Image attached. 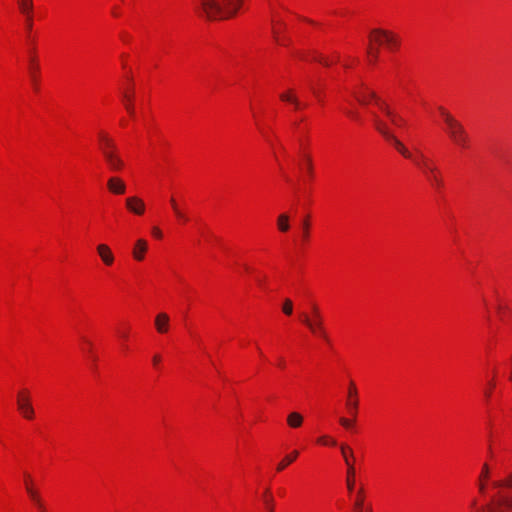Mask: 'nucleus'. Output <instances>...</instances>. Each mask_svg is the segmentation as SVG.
I'll return each mask as SVG.
<instances>
[{
	"label": "nucleus",
	"instance_id": "38",
	"mask_svg": "<svg viewBox=\"0 0 512 512\" xmlns=\"http://www.w3.org/2000/svg\"><path fill=\"white\" fill-rule=\"evenodd\" d=\"M346 484L348 490L351 492L356 484V471L355 469H347Z\"/></svg>",
	"mask_w": 512,
	"mask_h": 512
},
{
	"label": "nucleus",
	"instance_id": "24",
	"mask_svg": "<svg viewBox=\"0 0 512 512\" xmlns=\"http://www.w3.org/2000/svg\"><path fill=\"white\" fill-rule=\"evenodd\" d=\"M18 8L26 18V24L29 28L33 26V0H18Z\"/></svg>",
	"mask_w": 512,
	"mask_h": 512
},
{
	"label": "nucleus",
	"instance_id": "45",
	"mask_svg": "<svg viewBox=\"0 0 512 512\" xmlns=\"http://www.w3.org/2000/svg\"><path fill=\"white\" fill-rule=\"evenodd\" d=\"M151 236L154 238V239H157V240H162L163 237H164V233L162 231V229L158 226H153L151 228Z\"/></svg>",
	"mask_w": 512,
	"mask_h": 512
},
{
	"label": "nucleus",
	"instance_id": "26",
	"mask_svg": "<svg viewBox=\"0 0 512 512\" xmlns=\"http://www.w3.org/2000/svg\"><path fill=\"white\" fill-rule=\"evenodd\" d=\"M304 416L297 411H292L287 414L286 424L291 429H299L303 426Z\"/></svg>",
	"mask_w": 512,
	"mask_h": 512
},
{
	"label": "nucleus",
	"instance_id": "8",
	"mask_svg": "<svg viewBox=\"0 0 512 512\" xmlns=\"http://www.w3.org/2000/svg\"><path fill=\"white\" fill-rule=\"evenodd\" d=\"M23 486L33 507L37 512H48L46 502L41 494L37 482L29 472L23 473Z\"/></svg>",
	"mask_w": 512,
	"mask_h": 512
},
{
	"label": "nucleus",
	"instance_id": "36",
	"mask_svg": "<svg viewBox=\"0 0 512 512\" xmlns=\"http://www.w3.org/2000/svg\"><path fill=\"white\" fill-rule=\"evenodd\" d=\"M277 228L282 233H285L290 229L289 216L287 214L283 213L278 216Z\"/></svg>",
	"mask_w": 512,
	"mask_h": 512
},
{
	"label": "nucleus",
	"instance_id": "2",
	"mask_svg": "<svg viewBox=\"0 0 512 512\" xmlns=\"http://www.w3.org/2000/svg\"><path fill=\"white\" fill-rule=\"evenodd\" d=\"M437 113L442 120L443 131L449 141L460 150H469L472 146V139L464 124L444 106H438Z\"/></svg>",
	"mask_w": 512,
	"mask_h": 512
},
{
	"label": "nucleus",
	"instance_id": "43",
	"mask_svg": "<svg viewBox=\"0 0 512 512\" xmlns=\"http://www.w3.org/2000/svg\"><path fill=\"white\" fill-rule=\"evenodd\" d=\"M282 311L285 315L290 316L293 313V302L290 299H285L282 305Z\"/></svg>",
	"mask_w": 512,
	"mask_h": 512
},
{
	"label": "nucleus",
	"instance_id": "37",
	"mask_svg": "<svg viewBox=\"0 0 512 512\" xmlns=\"http://www.w3.org/2000/svg\"><path fill=\"white\" fill-rule=\"evenodd\" d=\"M174 216L180 225H185L190 221V217L183 207H180V209L174 213Z\"/></svg>",
	"mask_w": 512,
	"mask_h": 512
},
{
	"label": "nucleus",
	"instance_id": "41",
	"mask_svg": "<svg viewBox=\"0 0 512 512\" xmlns=\"http://www.w3.org/2000/svg\"><path fill=\"white\" fill-rule=\"evenodd\" d=\"M354 397H359V391H358L356 383L353 380H351L348 383L346 398H354Z\"/></svg>",
	"mask_w": 512,
	"mask_h": 512
},
{
	"label": "nucleus",
	"instance_id": "52",
	"mask_svg": "<svg viewBox=\"0 0 512 512\" xmlns=\"http://www.w3.org/2000/svg\"><path fill=\"white\" fill-rule=\"evenodd\" d=\"M366 512H373L372 507H371V506H369V507H368V510H367Z\"/></svg>",
	"mask_w": 512,
	"mask_h": 512
},
{
	"label": "nucleus",
	"instance_id": "29",
	"mask_svg": "<svg viewBox=\"0 0 512 512\" xmlns=\"http://www.w3.org/2000/svg\"><path fill=\"white\" fill-rule=\"evenodd\" d=\"M261 500L267 512H275V499L270 488H266L263 491Z\"/></svg>",
	"mask_w": 512,
	"mask_h": 512
},
{
	"label": "nucleus",
	"instance_id": "4",
	"mask_svg": "<svg viewBox=\"0 0 512 512\" xmlns=\"http://www.w3.org/2000/svg\"><path fill=\"white\" fill-rule=\"evenodd\" d=\"M98 146L107 168L112 172H121L126 164L115 140L106 132L98 134Z\"/></svg>",
	"mask_w": 512,
	"mask_h": 512
},
{
	"label": "nucleus",
	"instance_id": "17",
	"mask_svg": "<svg viewBox=\"0 0 512 512\" xmlns=\"http://www.w3.org/2000/svg\"><path fill=\"white\" fill-rule=\"evenodd\" d=\"M149 251V242L145 238H138L132 245L131 256L136 262H143Z\"/></svg>",
	"mask_w": 512,
	"mask_h": 512
},
{
	"label": "nucleus",
	"instance_id": "11",
	"mask_svg": "<svg viewBox=\"0 0 512 512\" xmlns=\"http://www.w3.org/2000/svg\"><path fill=\"white\" fill-rule=\"evenodd\" d=\"M122 104L123 107L132 121L137 119L136 104H135V87L130 78H127V82L123 87L122 93Z\"/></svg>",
	"mask_w": 512,
	"mask_h": 512
},
{
	"label": "nucleus",
	"instance_id": "25",
	"mask_svg": "<svg viewBox=\"0 0 512 512\" xmlns=\"http://www.w3.org/2000/svg\"><path fill=\"white\" fill-rule=\"evenodd\" d=\"M298 450H292L290 453L286 454L276 465V472L280 473L284 471L288 466L294 463L299 457Z\"/></svg>",
	"mask_w": 512,
	"mask_h": 512
},
{
	"label": "nucleus",
	"instance_id": "9",
	"mask_svg": "<svg viewBox=\"0 0 512 512\" xmlns=\"http://www.w3.org/2000/svg\"><path fill=\"white\" fill-rule=\"evenodd\" d=\"M482 512H512V493L498 492L483 507Z\"/></svg>",
	"mask_w": 512,
	"mask_h": 512
},
{
	"label": "nucleus",
	"instance_id": "40",
	"mask_svg": "<svg viewBox=\"0 0 512 512\" xmlns=\"http://www.w3.org/2000/svg\"><path fill=\"white\" fill-rule=\"evenodd\" d=\"M496 376H497V371H493V377L488 382L487 388H486V390L484 392L485 397L487 399H489L492 396L493 390L496 387Z\"/></svg>",
	"mask_w": 512,
	"mask_h": 512
},
{
	"label": "nucleus",
	"instance_id": "49",
	"mask_svg": "<svg viewBox=\"0 0 512 512\" xmlns=\"http://www.w3.org/2000/svg\"><path fill=\"white\" fill-rule=\"evenodd\" d=\"M341 110L344 114H346L352 120H357V114L352 110L346 109L345 107H341Z\"/></svg>",
	"mask_w": 512,
	"mask_h": 512
},
{
	"label": "nucleus",
	"instance_id": "47",
	"mask_svg": "<svg viewBox=\"0 0 512 512\" xmlns=\"http://www.w3.org/2000/svg\"><path fill=\"white\" fill-rule=\"evenodd\" d=\"M81 344H82V349L84 351L90 352L93 349V343L87 337L81 338Z\"/></svg>",
	"mask_w": 512,
	"mask_h": 512
},
{
	"label": "nucleus",
	"instance_id": "32",
	"mask_svg": "<svg viewBox=\"0 0 512 512\" xmlns=\"http://www.w3.org/2000/svg\"><path fill=\"white\" fill-rule=\"evenodd\" d=\"M425 176L432 183V185L437 187L442 185V174L437 165L425 173Z\"/></svg>",
	"mask_w": 512,
	"mask_h": 512
},
{
	"label": "nucleus",
	"instance_id": "27",
	"mask_svg": "<svg viewBox=\"0 0 512 512\" xmlns=\"http://www.w3.org/2000/svg\"><path fill=\"white\" fill-rule=\"evenodd\" d=\"M341 455L344 459V462L347 466V469H355L354 463H355V457L354 452L351 447H349L346 444H342L340 446Z\"/></svg>",
	"mask_w": 512,
	"mask_h": 512
},
{
	"label": "nucleus",
	"instance_id": "15",
	"mask_svg": "<svg viewBox=\"0 0 512 512\" xmlns=\"http://www.w3.org/2000/svg\"><path fill=\"white\" fill-rule=\"evenodd\" d=\"M124 206L130 214L137 217L144 216L147 210L145 201L137 195L126 197L124 201Z\"/></svg>",
	"mask_w": 512,
	"mask_h": 512
},
{
	"label": "nucleus",
	"instance_id": "10",
	"mask_svg": "<svg viewBox=\"0 0 512 512\" xmlns=\"http://www.w3.org/2000/svg\"><path fill=\"white\" fill-rule=\"evenodd\" d=\"M280 11L281 5L278 2L270 3V17L274 39L277 44L285 46L287 45V40L281 36V33L284 30V24L281 19Z\"/></svg>",
	"mask_w": 512,
	"mask_h": 512
},
{
	"label": "nucleus",
	"instance_id": "30",
	"mask_svg": "<svg viewBox=\"0 0 512 512\" xmlns=\"http://www.w3.org/2000/svg\"><path fill=\"white\" fill-rule=\"evenodd\" d=\"M511 308L507 301L498 299L496 304V314L501 321H505L510 315Z\"/></svg>",
	"mask_w": 512,
	"mask_h": 512
},
{
	"label": "nucleus",
	"instance_id": "6",
	"mask_svg": "<svg viewBox=\"0 0 512 512\" xmlns=\"http://www.w3.org/2000/svg\"><path fill=\"white\" fill-rule=\"evenodd\" d=\"M16 411L19 416L29 422L36 419V411L33 405V394L30 388L20 387L15 396Z\"/></svg>",
	"mask_w": 512,
	"mask_h": 512
},
{
	"label": "nucleus",
	"instance_id": "5",
	"mask_svg": "<svg viewBox=\"0 0 512 512\" xmlns=\"http://www.w3.org/2000/svg\"><path fill=\"white\" fill-rule=\"evenodd\" d=\"M299 320L308 328L313 336L328 341L329 337L324 325V317L317 304H312L309 312L300 313Z\"/></svg>",
	"mask_w": 512,
	"mask_h": 512
},
{
	"label": "nucleus",
	"instance_id": "34",
	"mask_svg": "<svg viewBox=\"0 0 512 512\" xmlns=\"http://www.w3.org/2000/svg\"><path fill=\"white\" fill-rule=\"evenodd\" d=\"M494 489L509 488L512 489V471L504 478L491 482Z\"/></svg>",
	"mask_w": 512,
	"mask_h": 512
},
{
	"label": "nucleus",
	"instance_id": "51",
	"mask_svg": "<svg viewBox=\"0 0 512 512\" xmlns=\"http://www.w3.org/2000/svg\"><path fill=\"white\" fill-rule=\"evenodd\" d=\"M493 458V452L491 450V448H489V459H492Z\"/></svg>",
	"mask_w": 512,
	"mask_h": 512
},
{
	"label": "nucleus",
	"instance_id": "12",
	"mask_svg": "<svg viewBox=\"0 0 512 512\" xmlns=\"http://www.w3.org/2000/svg\"><path fill=\"white\" fill-rule=\"evenodd\" d=\"M352 96L361 105H371L377 109V101H383L374 93V91L366 84L357 85L353 91Z\"/></svg>",
	"mask_w": 512,
	"mask_h": 512
},
{
	"label": "nucleus",
	"instance_id": "18",
	"mask_svg": "<svg viewBox=\"0 0 512 512\" xmlns=\"http://www.w3.org/2000/svg\"><path fill=\"white\" fill-rule=\"evenodd\" d=\"M28 73L33 90L38 91L40 89L41 83V68L37 58L33 57L30 59L28 65Z\"/></svg>",
	"mask_w": 512,
	"mask_h": 512
},
{
	"label": "nucleus",
	"instance_id": "13",
	"mask_svg": "<svg viewBox=\"0 0 512 512\" xmlns=\"http://www.w3.org/2000/svg\"><path fill=\"white\" fill-rule=\"evenodd\" d=\"M373 119L375 115H379L382 119L384 116L392 125L402 128L405 125V120L396 114L385 101H377V111H372Z\"/></svg>",
	"mask_w": 512,
	"mask_h": 512
},
{
	"label": "nucleus",
	"instance_id": "46",
	"mask_svg": "<svg viewBox=\"0 0 512 512\" xmlns=\"http://www.w3.org/2000/svg\"><path fill=\"white\" fill-rule=\"evenodd\" d=\"M162 361H163V358H162V355L159 354V353H156L152 356V359H151V362H152V366L155 368V369H159L161 364H162Z\"/></svg>",
	"mask_w": 512,
	"mask_h": 512
},
{
	"label": "nucleus",
	"instance_id": "35",
	"mask_svg": "<svg viewBox=\"0 0 512 512\" xmlns=\"http://www.w3.org/2000/svg\"><path fill=\"white\" fill-rule=\"evenodd\" d=\"M316 444L323 447H335L337 445V440L331 435L324 434L316 439Z\"/></svg>",
	"mask_w": 512,
	"mask_h": 512
},
{
	"label": "nucleus",
	"instance_id": "44",
	"mask_svg": "<svg viewBox=\"0 0 512 512\" xmlns=\"http://www.w3.org/2000/svg\"><path fill=\"white\" fill-rule=\"evenodd\" d=\"M118 336L123 341H128L130 338V327L129 326H123L118 330Z\"/></svg>",
	"mask_w": 512,
	"mask_h": 512
},
{
	"label": "nucleus",
	"instance_id": "19",
	"mask_svg": "<svg viewBox=\"0 0 512 512\" xmlns=\"http://www.w3.org/2000/svg\"><path fill=\"white\" fill-rule=\"evenodd\" d=\"M279 98L282 102L290 104L295 110H303L307 107V104L300 101L298 95L293 88L284 90L279 94Z\"/></svg>",
	"mask_w": 512,
	"mask_h": 512
},
{
	"label": "nucleus",
	"instance_id": "31",
	"mask_svg": "<svg viewBox=\"0 0 512 512\" xmlns=\"http://www.w3.org/2000/svg\"><path fill=\"white\" fill-rule=\"evenodd\" d=\"M303 59L307 60V61H316L324 66H331L338 61V56H333V57L329 58L320 53L315 52L311 58L303 57Z\"/></svg>",
	"mask_w": 512,
	"mask_h": 512
},
{
	"label": "nucleus",
	"instance_id": "28",
	"mask_svg": "<svg viewBox=\"0 0 512 512\" xmlns=\"http://www.w3.org/2000/svg\"><path fill=\"white\" fill-rule=\"evenodd\" d=\"M360 398H345V410L349 416L357 418L359 412Z\"/></svg>",
	"mask_w": 512,
	"mask_h": 512
},
{
	"label": "nucleus",
	"instance_id": "42",
	"mask_svg": "<svg viewBox=\"0 0 512 512\" xmlns=\"http://www.w3.org/2000/svg\"><path fill=\"white\" fill-rule=\"evenodd\" d=\"M311 224L308 218L303 221L302 224V235L304 240H308L310 237Z\"/></svg>",
	"mask_w": 512,
	"mask_h": 512
},
{
	"label": "nucleus",
	"instance_id": "22",
	"mask_svg": "<svg viewBox=\"0 0 512 512\" xmlns=\"http://www.w3.org/2000/svg\"><path fill=\"white\" fill-rule=\"evenodd\" d=\"M411 160L424 174L436 166L435 162L431 158L422 153L413 154V158Z\"/></svg>",
	"mask_w": 512,
	"mask_h": 512
},
{
	"label": "nucleus",
	"instance_id": "33",
	"mask_svg": "<svg viewBox=\"0 0 512 512\" xmlns=\"http://www.w3.org/2000/svg\"><path fill=\"white\" fill-rule=\"evenodd\" d=\"M369 506H365V494L363 489H360L355 496L354 512H366Z\"/></svg>",
	"mask_w": 512,
	"mask_h": 512
},
{
	"label": "nucleus",
	"instance_id": "50",
	"mask_svg": "<svg viewBox=\"0 0 512 512\" xmlns=\"http://www.w3.org/2000/svg\"><path fill=\"white\" fill-rule=\"evenodd\" d=\"M119 125L122 128H126L128 126V121L126 119H121L120 122H119Z\"/></svg>",
	"mask_w": 512,
	"mask_h": 512
},
{
	"label": "nucleus",
	"instance_id": "3",
	"mask_svg": "<svg viewBox=\"0 0 512 512\" xmlns=\"http://www.w3.org/2000/svg\"><path fill=\"white\" fill-rule=\"evenodd\" d=\"M244 3V0H199V12L209 20H230L238 16Z\"/></svg>",
	"mask_w": 512,
	"mask_h": 512
},
{
	"label": "nucleus",
	"instance_id": "20",
	"mask_svg": "<svg viewBox=\"0 0 512 512\" xmlns=\"http://www.w3.org/2000/svg\"><path fill=\"white\" fill-rule=\"evenodd\" d=\"M106 188L112 195L121 196L126 193L127 184L121 177L111 176L107 179Z\"/></svg>",
	"mask_w": 512,
	"mask_h": 512
},
{
	"label": "nucleus",
	"instance_id": "14",
	"mask_svg": "<svg viewBox=\"0 0 512 512\" xmlns=\"http://www.w3.org/2000/svg\"><path fill=\"white\" fill-rule=\"evenodd\" d=\"M300 170L307 174L309 178L313 177V160L308 146L305 142H301L297 158Z\"/></svg>",
	"mask_w": 512,
	"mask_h": 512
},
{
	"label": "nucleus",
	"instance_id": "16",
	"mask_svg": "<svg viewBox=\"0 0 512 512\" xmlns=\"http://www.w3.org/2000/svg\"><path fill=\"white\" fill-rule=\"evenodd\" d=\"M96 254L99 257L101 263L107 267L111 268L116 263V255L112 248L107 243H99L95 247Z\"/></svg>",
	"mask_w": 512,
	"mask_h": 512
},
{
	"label": "nucleus",
	"instance_id": "7",
	"mask_svg": "<svg viewBox=\"0 0 512 512\" xmlns=\"http://www.w3.org/2000/svg\"><path fill=\"white\" fill-rule=\"evenodd\" d=\"M375 129L385 138L387 142L404 158L412 159L413 153L391 132L387 121L381 119L379 115L374 118Z\"/></svg>",
	"mask_w": 512,
	"mask_h": 512
},
{
	"label": "nucleus",
	"instance_id": "48",
	"mask_svg": "<svg viewBox=\"0 0 512 512\" xmlns=\"http://www.w3.org/2000/svg\"><path fill=\"white\" fill-rule=\"evenodd\" d=\"M169 203H170V206H171V209L173 211V214L180 209L181 205L178 203V201L176 200L175 197H170V200H169Z\"/></svg>",
	"mask_w": 512,
	"mask_h": 512
},
{
	"label": "nucleus",
	"instance_id": "21",
	"mask_svg": "<svg viewBox=\"0 0 512 512\" xmlns=\"http://www.w3.org/2000/svg\"><path fill=\"white\" fill-rule=\"evenodd\" d=\"M492 477V467L488 462L483 463L478 477L479 493L485 495Z\"/></svg>",
	"mask_w": 512,
	"mask_h": 512
},
{
	"label": "nucleus",
	"instance_id": "39",
	"mask_svg": "<svg viewBox=\"0 0 512 512\" xmlns=\"http://www.w3.org/2000/svg\"><path fill=\"white\" fill-rule=\"evenodd\" d=\"M356 419L357 418H354L352 416H349V417H340L339 418V424L346 430H350L354 427L355 423H356Z\"/></svg>",
	"mask_w": 512,
	"mask_h": 512
},
{
	"label": "nucleus",
	"instance_id": "1",
	"mask_svg": "<svg viewBox=\"0 0 512 512\" xmlns=\"http://www.w3.org/2000/svg\"><path fill=\"white\" fill-rule=\"evenodd\" d=\"M367 58L370 64H375L380 56V49L388 52H397L401 47V38L393 30L373 28L368 34Z\"/></svg>",
	"mask_w": 512,
	"mask_h": 512
},
{
	"label": "nucleus",
	"instance_id": "23",
	"mask_svg": "<svg viewBox=\"0 0 512 512\" xmlns=\"http://www.w3.org/2000/svg\"><path fill=\"white\" fill-rule=\"evenodd\" d=\"M155 330L159 334H167L170 330V317L165 312H160L154 319Z\"/></svg>",
	"mask_w": 512,
	"mask_h": 512
}]
</instances>
